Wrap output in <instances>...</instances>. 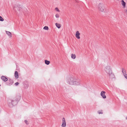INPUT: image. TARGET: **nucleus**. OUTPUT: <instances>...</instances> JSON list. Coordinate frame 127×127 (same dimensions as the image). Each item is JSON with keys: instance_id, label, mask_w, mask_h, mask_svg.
<instances>
[{"instance_id": "18", "label": "nucleus", "mask_w": 127, "mask_h": 127, "mask_svg": "<svg viewBox=\"0 0 127 127\" xmlns=\"http://www.w3.org/2000/svg\"><path fill=\"white\" fill-rule=\"evenodd\" d=\"M43 29L44 30H48L49 29L48 27L47 26H45L44 28Z\"/></svg>"}, {"instance_id": "26", "label": "nucleus", "mask_w": 127, "mask_h": 127, "mask_svg": "<svg viewBox=\"0 0 127 127\" xmlns=\"http://www.w3.org/2000/svg\"><path fill=\"white\" fill-rule=\"evenodd\" d=\"M124 76L125 78H126V79H127V74H126V75Z\"/></svg>"}, {"instance_id": "13", "label": "nucleus", "mask_w": 127, "mask_h": 127, "mask_svg": "<svg viewBox=\"0 0 127 127\" xmlns=\"http://www.w3.org/2000/svg\"><path fill=\"white\" fill-rule=\"evenodd\" d=\"M55 25L56 27L58 29L60 28L61 26V24L58 23H56L55 24Z\"/></svg>"}, {"instance_id": "14", "label": "nucleus", "mask_w": 127, "mask_h": 127, "mask_svg": "<svg viewBox=\"0 0 127 127\" xmlns=\"http://www.w3.org/2000/svg\"><path fill=\"white\" fill-rule=\"evenodd\" d=\"M29 86V85L27 83H26V84H24V88L25 89H27L28 88Z\"/></svg>"}, {"instance_id": "8", "label": "nucleus", "mask_w": 127, "mask_h": 127, "mask_svg": "<svg viewBox=\"0 0 127 127\" xmlns=\"http://www.w3.org/2000/svg\"><path fill=\"white\" fill-rule=\"evenodd\" d=\"M108 75L109 76L110 78H115V76L114 74L111 72V73H109Z\"/></svg>"}, {"instance_id": "22", "label": "nucleus", "mask_w": 127, "mask_h": 127, "mask_svg": "<svg viewBox=\"0 0 127 127\" xmlns=\"http://www.w3.org/2000/svg\"><path fill=\"white\" fill-rule=\"evenodd\" d=\"M23 12H26L27 10L26 8L25 7H23Z\"/></svg>"}, {"instance_id": "11", "label": "nucleus", "mask_w": 127, "mask_h": 127, "mask_svg": "<svg viewBox=\"0 0 127 127\" xmlns=\"http://www.w3.org/2000/svg\"><path fill=\"white\" fill-rule=\"evenodd\" d=\"M14 76L15 77L16 79H17L19 78L18 73L17 71H15L14 74Z\"/></svg>"}, {"instance_id": "28", "label": "nucleus", "mask_w": 127, "mask_h": 127, "mask_svg": "<svg viewBox=\"0 0 127 127\" xmlns=\"http://www.w3.org/2000/svg\"><path fill=\"white\" fill-rule=\"evenodd\" d=\"M18 99L16 100V101L19 100L20 99V96H18Z\"/></svg>"}, {"instance_id": "21", "label": "nucleus", "mask_w": 127, "mask_h": 127, "mask_svg": "<svg viewBox=\"0 0 127 127\" xmlns=\"http://www.w3.org/2000/svg\"><path fill=\"white\" fill-rule=\"evenodd\" d=\"M4 20V19L1 16H0V21H3Z\"/></svg>"}, {"instance_id": "4", "label": "nucleus", "mask_w": 127, "mask_h": 127, "mask_svg": "<svg viewBox=\"0 0 127 127\" xmlns=\"http://www.w3.org/2000/svg\"><path fill=\"white\" fill-rule=\"evenodd\" d=\"M104 71L107 74H108L109 73H111V72H112V71L111 70V68L109 65H107L105 66L104 68Z\"/></svg>"}, {"instance_id": "30", "label": "nucleus", "mask_w": 127, "mask_h": 127, "mask_svg": "<svg viewBox=\"0 0 127 127\" xmlns=\"http://www.w3.org/2000/svg\"><path fill=\"white\" fill-rule=\"evenodd\" d=\"M126 119L127 120V116L126 117Z\"/></svg>"}, {"instance_id": "29", "label": "nucleus", "mask_w": 127, "mask_h": 127, "mask_svg": "<svg viewBox=\"0 0 127 127\" xmlns=\"http://www.w3.org/2000/svg\"><path fill=\"white\" fill-rule=\"evenodd\" d=\"M126 74H126V73H124V74H123V75L124 76H125V75H126Z\"/></svg>"}, {"instance_id": "1", "label": "nucleus", "mask_w": 127, "mask_h": 127, "mask_svg": "<svg viewBox=\"0 0 127 127\" xmlns=\"http://www.w3.org/2000/svg\"><path fill=\"white\" fill-rule=\"evenodd\" d=\"M77 79L73 78L70 77L67 78L66 82L67 83L70 85H78L79 84V82L78 81H77Z\"/></svg>"}, {"instance_id": "5", "label": "nucleus", "mask_w": 127, "mask_h": 127, "mask_svg": "<svg viewBox=\"0 0 127 127\" xmlns=\"http://www.w3.org/2000/svg\"><path fill=\"white\" fill-rule=\"evenodd\" d=\"M66 126V123L65 119L64 118L62 119V123L61 125L62 127H65Z\"/></svg>"}, {"instance_id": "23", "label": "nucleus", "mask_w": 127, "mask_h": 127, "mask_svg": "<svg viewBox=\"0 0 127 127\" xmlns=\"http://www.w3.org/2000/svg\"><path fill=\"white\" fill-rule=\"evenodd\" d=\"M55 10L58 12H59L60 11V10H59L58 8V7L56 8L55 9Z\"/></svg>"}, {"instance_id": "19", "label": "nucleus", "mask_w": 127, "mask_h": 127, "mask_svg": "<svg viewBox=\"0 0 127 127\" xmlns=\"http://www.w3.org/2000/svg\"><path fill=\"white\" fill-rule=\"evenodd\" d=\"M98 113L99 114H103V112L102 110H100L98 111Z\"/></svg>"}, {"instance_id": "16", "label": "nucleus", "mask_w": 127, "mask_h": 127, "mask_svg": "<svg viewBox=\"0 0 127 127\" xmlns=\"http://www.w3.org/2000/svg\"><path fill=\"white\" fill-rule=\"evenodd\" d=\"M44 61L45 64L47 65H49L50 64V62L49 61L47 60H45Z\"/></svg>"}, {"instance_id": "25", "label": "nucleus", "mask_w": 127, "mask_h": 127, "mask_svg": "<svg viewBox=\"0 0 127 127\" xmlns=\"http://www.w3.org/2000/svg\"><path fill=\"white\" fill-rule=\"evenodd\" d=\"M19 83L18 82H16L15 83V85L16 86L18 85L19 84Z\"/></svg>"}, {"instance_id": "31", "label": "nucleus", "mask_w": 127, "mask_h": 127, "mask_svg": "<svg viewBox=\"0 0 127 127\" xmlns=\"http://www.w3.org/2000/svg\"><path fill=\"white\" fill-rule=\"evenodd\" d=\"M21 10V11H22V10Z\"/></svg>"}, {"instance_id": "7", "label": "nucleus", "mask_w": 127, "mask_h": 127, "mask_svg": "<svg viewBox=\"0 0 127 127\" xmlns=\"http://www.w3.org/2000/svg\"><path fill=\"white\" fill-rule=\"evenodd\" d=\"M105 92L103 91L101 92V93L100 95L103 98H106V96L105 95Z\"/></svg>"}, {"instance_id": "9", "label": "nucleus", "mask_w": 127, "mask_h": 127, "mask_svg": "<svg viewBox=\"0 0 127 127\" xmlns=\"http://www.w3.org/2000/svg\"><path fill=\"white\" fill-rule=\"evenodd\" d=\"M1 78L3 81L4 82L8 80L7 78L4 76H2L1 77Z\"/></svg>"}, {"instance_id": "12", "label": "nucleus", "mask_w": 127, "mask_h": 127, "mask_svg": "<svg viewBox=\"0 0 127 127\" xmlns=\"http://www.w3.org/2000/svg\"><path fill=\"white\" fill-rule=\"evenodd\" d=\"M121 4L123 6L124 8H125L126 7V3L123 0H122L121 1Z\"/></svg>"}, {"instance_id": "15", "label": "nucleus", "mask_w": 127, "mask_h": 127, "mask_svg": "<svg viewBox=\"0 0 127 127\" xmlns=\"http://www.w3.org/2000/svg\"><path fill=\"white\" fill-rule=\"evenodd\" d=\"M76 55L75 54H71V58L72 59H74L76 58Z\"/></svg>"}, {"instance_id": "10", "label": "nucleus", "mask_w": 127, "mask_h": 127, "mask_svg": "<svg viewBox=\"0 0 127 127\" xmlns=\"http://www.w3.org/2000/svg\"><path fill=\"white\" fill-rule=\"evenodd\" d=\"M6 32L10 38L12 37V34L10 32L8 31H6Z\"/></svg>"}, {"instance_id": "2", "label": "nucleus", "mask_w": 127, "mask_h": 127, "mask_svg": "<svg viewBox=\"0 0 127 127\" xmlns=\"http://www.w3.org/2000/svg\"><path fill=\"white\" fill-rule=\"evenodd\" d=\"M98 10L101 12H105L106 11V9L105 8L104 4L102 3H99L97 6Z\"/></svg>"}, {"instance_id": "27", "label": "nucleus", "mask_w": 127, "mask_h": 127, "mask_svg": "<svg viewBox=\"0 0 127 127\" xmlns=\"http://www.w3.org/2000/svg\"><path fill=\"white\" fill-rule=\"evenodd\" d=\"M125 12L127 15V9L125 10Z\"/></svg>"}, {"instance_id": "24", "label": "nucleus", "mask_w": 127, "mask_h": 127, "mask_svg": "<svg viewBox=\"0 0 127 127\" xmlns=\"http://www.w3.org/2000/svg\"><path fill=\"white\" fill-rule=\"evenodd\" d=\"M25 122L26 124H27V125L28 124V121L27 120H25Z\"/></svg>"}, {"instance_id": "17", "label": "nucleus", "mask_w": 127, "mask_h": 127, "mask_svg": "<svg viewBox=\"0 0 127 127\" xmlns=\"http://www.w3.org/2000/svg\"><path fill=\"white\" fill-rule=\"evenodd\" d=\"M122 72L123 74L126 73V70L124 68H122Z\"/></svg>"}, {"instance_id": "3", "label": "nucleus", "mask_w": 127, "mask_h": 127, "mask_svg": "<svg viewBox=\"0 0 127 127\" xmlns=\"http://www.w3.org/2000/svg\"><path fill=\"white\" fill-rule=\"evenodd\" d=\"M16 103V102L11 99H9L7 101V104L8 106L10 107H12L13 106L15 105Z\"/></svg>"}, {"instance_id": "6", "label": "nucleus", "mask_w": 127, "mask_h": 127, "mask_svg": "<svg viewBox=\"0 0 127 127\" xmlns=\"http://www.w3.org/2000/svg\"><path fill=\"white\" fill-rule=\"evenodd\" d=\"M80 34L79 33V31H77L75 33V36L76 38L78 39H80Z\"/></svg>"}, {"instance_id": "20", "label": "nucleus", "mask_w": 127, "mask_h": 127, "mask_svg": "<svg viewBox=\"0 0 127 127\" xmlns=\"http://www.w3.org/2000/svg\"><path fill=\"white\" fill-rule=\"evenodd\" d=\"M55 17L56 18H59V15L57 13L55 15Z\"/></svg>"}]
</instances>
